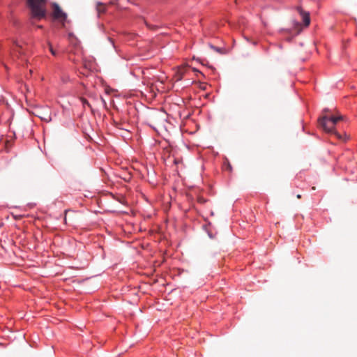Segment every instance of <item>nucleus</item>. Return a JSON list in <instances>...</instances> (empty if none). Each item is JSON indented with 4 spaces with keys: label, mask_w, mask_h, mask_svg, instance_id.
Returning <instances> with one entry per match:
<instances>
[{
    "label": "nucleus",
    "mask_w": 357,
    "mask_h": 357,
    "mask_svg": "<svg viewBox=\"0 0 357 357\" xmlns=\"http://www.w3.org/2000/svg\"><path fill=\"white\" fill-rule=\"evenodd\" d=\"M296 10H297L298 13L300 14V15L301 16L304 25L305 26H309V24L310 23V13L303 10L301 6H298L296 8Z\"/></svg>",
    "instance_id": "20e7f679"
},
{
    "label": "nucleus",
    "mask_w": 357,
    "mask_h": 357,
    "mask_svg": "<svg viewBox=\"0 0 357 357\" xmlns=\"http://www.w3.org/2000/svg\"><path fill=\"white\" fill-rule=\"evenodd\" d=\"M211 47L215 50L217 52L220 51V49L218 47H214L213 45H211Z\"/></svg>",
    "instance_id": "6e6552de"
},
{
    "label": "nucleus",
    "mask_w": 357,
    "mask_h": 357,
    "mask_svg": "<svg viewBox=\"0 0 357 357\" xmlns=\"http://www.w3.org/2000/svg\"><path fill=\"white\" fill-rule=\"evenodd\" d=\"M39 116L42 120H43V121H46V122H49V121H50V120H51V118H50V116H48L47 117H42V116Z\"/></svg>",
    "instance_id": "0eeeda50"
},
{
    "label": "nucleus",
    "mask_w": 357,
    "mask_h": 357,
    "mask_svg": "<svg viewBox=\"0 0 357 357\" xmlns=\"http://www.w3.org/2000/svg\"><path fill=\"white\" fill-rule=\"evenodd\" d=\"M253 45H257V42H253Z\"/></svg>",
    "instance_id": "9b49d317"
},
{
    "label": "nucleus",
    "mask_w": 357,
    "mask_h": 357,
    "mask_svg": "<svg viewBox=\"0 0 357 357\" xmlns=\"http://www.w3.org/2000/svg\"><path fill=\"white\" fill-rule=\"evenodd\" d=\"M108 40L110 41V43L112 44V45L114 47V40L111 38H108Z\"/></svg>",
    "instance_id": "1a4fd4ad"
},
{
    "label": "nucleus",
    "mask_w": 357,
    "mask_h": 357,
    "mask_svg": "<svg viewBox=\"0 0 357 357\" xmlns=\"http://www.w3.org/2000/svg\"><path fill=\"white\" fill-rule=\"evenodd\" d=\"M49 47H50V51L51 54L54 56H56V51L53 49V47L50 43L49 44Z\"/></svg>",
    "instance_id": "423d86ee"
},
{
    "label": "nucleus",
    "mask_w": 357,
    "mask_h": 357,
    "mask_svg": "<svg viewBox=\"0 0 357 357\" xmlns=\"http://www.w3.org/2000/svg\"><path fill=\"white\" fill-rule=\"evenodd\" d=\"M81 101H82V103L84 107H90V108L91 107L90 103L89 102V101L86 99L82 98Z\"/></svg>",
    "instance_id": "39448f33"
},
{
    "label": "nucleus",
    "mask_w": 357,
    "mask_h": 357,
    "mask_svg": "<svg viewBox=\"0 0 357 357\" xmlns=\"http://www.w3.org/2000/svg\"><path fill=\"white\" fill-rule=\"evenodd\" d=\"M53 8V17L56 20H61L65 21L67 18V15L64 13L56 3H52Z\"/></svg>",
    "instance_id": "7ed1b4c3"
},
{
    "label": "nucleus",
    "mask_w": 357,
    "mask_h": 357,
    "mask_svg": "<svg viewBox=\"0 0 357 357\" xmlns=\"http://www.w3.org/2000/svg\"><path fill=\"white\" fill-rule=\"evenodd\" d=\"M297 197H298V199H300V198L301 197V196L300 195H297Z\"/></svg>",
    "instance_id": "9d476101"
},
{
    "label": "nucleus",
    "mask_w": 357,
    "mask_h": 357,
    "mask_svg": "<svg viewBox=\"0 0 357 357\" xmlns=\"http://www.w3.org/2000/svg\"><path fill=\"white\" fill-rule=\"evenodd\" d=\"M46 0H27V5L33 18L41 20L46 16Z\"/></svg>",
    "instance_id": "f03ea898"
},
{
    "label": "nucleus",
    "mask_w": 357,
    "mask_h": 357,
    "mask_svg": "<svg viewBox=\"0 0 357 357\" xmlns=\"http://www.w3.org/2000/svg\"><path fill=\"white\" fill-rule=\"evenodd\" d=\"M342 119V116H323L319 119V126L323 128V130L330 134L335 135L338 139H343L342 136L339 134L335 128V126L337 122Z\"/></svg>",
    "instance_id": "f257e3e1"
}]
</instances>
